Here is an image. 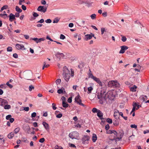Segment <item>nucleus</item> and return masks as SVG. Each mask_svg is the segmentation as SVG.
Instances as JSON below:
<instances>
[{
  "instance_id": "nucleus-44",
  "label": "nucleus",
  "mask_w": 149,
  "mask_h": 149,
  "mask_svg": "<svg viewBox=\"0 0 149 149\" xmlns=\"http://www.w3.org/2000/svg\"><path fill=\"white\" fill-rule=\"evenodd\" d=\"M93 90V88L91 86L89 87L88 88V91L89 92V93L91 92Z\"/></svg>"
},
{
  "instance_id": "nucleus-14",
  "label": "nucleus",
  "mask_w": 149,
  "mask_h": 149,
  "mask_svg": "<svg viewBox=\"0 0 149 149\" xmlns=\"http://www.w3.org/2000/svg\"><path fill=\"white\" fill-rule=\"evenodd\" d=\"M89 137L88 136H83L82 139V142L83 144H85L86 142V141H88L89 139Z\"/></svg>"
},
{
  "instance_id": "nucleus-10",
  "label": "nucleus",
  "mask_w": 149,
  "mask_h": 149,
  "mask_svg": "<svg viewBox=\"0 0 149 149\" xmlns=\"http://www.w3.org/2000/svg\"><path fill=\"white\" fill-rule=\"evenodd\" d=\"M33 40H34L37 43L40 42L42 41H43L45 40V38H34L32 39Z\"/></svg>"
},
{
  "instance_id": "nucleus-18",
  "label": "nucleus",
  "mask_w": 149,
  "mask_h": 149,
  "mask_svg": "<svg viewBox=\"0 0 149 149\" xmlns=\"http://www.w3.org/2000/svg\"><path fill=\"white\" fill-rule=\"evenodd\" d=\"M74 36L75 39L78 38V40H80L81 39V35H78L77 33L74 34Z\"/></svg>"
},
{
  "instance_id": "nucleus-8",
  "label": "nucleus",
  "mask_w": 149,
  "mask_h": 149,
  "mask_svg": "<svg viewBox=\"0 0 149 149\" xmlns=\"http://www.w3.org/2000/svg\"><path fill=\"white\" fill-rule=\"evenodd\" d=\"M107 133L108 134H114V138L111 139L112 141L114 140V138L117 136V133L115 130H109L107 131Z\"/></svg>"
},
{
  "instance_id": "nucleus-13",
  "label": "nucleus",
  "mask_w": 149,
  "mask_h": 149,
  "mask_svg": "<svg viewBox=\"0 0 149 149\" xmlns=\"http://www.w3.org/2000/svg\"><path fill=\"white\" fill-rule=\"evenodd\" d=\"M56 56L58 58L60 59L61 58H63L64 57V55L62 53H60L59 52H57L55 54Z\"/></svg>"
},
{
  "instance_id": "nucleus-62",
  "label": "nucleus",
  "mask_w": 149,
  "mask_h": 149,
  "mask_svg": "<svg viewBox=\"0 0 149 149\" xmlns=\"http://www.w3.org/2000/svg\"><path fill=\"white\" fill-rule=\"evenodd\" d=\"M102 15L104 17H106L107 15V12H104L102 13Z\"/></svg>"
},
{
  "instance_id": "nucleus-53",
  "label": "nucleus",
  "mask_w": 149,
  "mask_h": 149,
  "mask_svg": "<svg viewBox=\"0 0 149 149\" xmlns=\"http://www.w3.org/2000/svg\"><path fill=\"white\" fill-rule=\"evenodd\" d=\"M119 113V111L118 110H117V111H116L115 112L114 114V117H116V118H117L116 116H117V113Z\"/></svg>"
},
{
  "instance_id": "nucleus-12",
  "label": "nucleus",
  "mask_w": 149,
  "mask_h": 149,
  "mask_svg": "<svg viewBox=\"0 0 149 149\" xmlns=\"http://www.w3.org/2000/svg\"><path fill=\"white\" fill-rule=\"evenodd\" d=\"M121 49L119 52L120 53L123 54L125 52V51L128 48L125 45H123L121 47Z\"/></svg>"
},
{
  "instance_id": "nucleus-40",
  "label": "nucleus",
  "mask_w": 149,
  "mask_h": 149,
  "mask_svg": "<svg viewBox=\"0 0 149 149\" xmlns=\"http://www.w3.org/2000/svg\"><path fill=\"white\" fill-rule=\"evenodd\" d=\"M113 124L115 126H117L119 124V122L116 120H115L113 122Z\"/></svg>"
},
{
  "instance_id": "nucleus-33",
  "label": "nucleus",
  "mask_w": 149,
  "mask_h": 149,
  "mask_svg": "<svg viewBox=\"0 0 149 149\" xmlns=\"http://www.w3.org/2000/svg\"><path fill=\"white\" fill-rule=\"evenodd\" d=\"M107 121L109 124H111L112 123V120L109 118H107Z\"/></svg>"
},
{
  "instance_id": "nucleus-21",
  "label": "nucleus",
  "mask_w": 149,
  "mask_h": 149,
  "mask_svg": "<svg viewBox=\"0 0 149 149\" xmlns=\"http://www.w3.org/2000/svg\"><path fill=\"white\" fill-rule=\"evenodd\" d=\"M97 140V136L96 134H93V135L92 136V141L93 142H95L96 140Z\"/></svg>"
},
{
  "instance_id": "nucleus-45",
  "label": "nucleus",
  "mask_w": 149,
  "mask_h": 149,
  "mask_svg": "<svg viewBox=\"0 0 149 149\" xmlns=\"http://www.w3.org/2000/svg\"><path fill=\"white\" fill-rule=\"evenodd\" d=\"M88 76L89 77L91 78L92 79H93L95 77V76H93V75L92 73H89Z\"/></svg>"
},
{
  "instance_id": "nucleus-50",
  "label": "nucleus",
  "mask_w": 149,
  "mask_h": 149,
  "mask_svg": "<svg viewBox=\"0 0 149 149\" xmlns=\"http://www.w3.org/2000/svg\"><path fill=\"white\" fill-rule=\"evenodd\" d=\"M65 36L63 34H61L60 36V39L63 40L65 38Z\"/></svg>"
},
{
  "instance_id": "nucleus-61",
  "label": "nucleus",
  "mask_w": 149,
  "mask_h": 149,
  "mask_svg": "<svg viewBox=\"0 0 149 149\" xmlns=\"http://www.w3.org/2000/svg\"><path fill=\"white\" fill-rule=\"evenodd\" d=\"M13 56L15 58H17L18 57V55L16 53L14 54L13 55Z\"/></svg>"
},
{
  "instance_id": "nucleus-46",
  "label": "nucleus",
  "mask_w": 149,
  "mask_h": 149,
  "mask_svg": "<svg viewBox=\"0 0 149 149\" xmlns=\"http://www.w3.org/2000/svg\"><path fill=\"white\" fill-rule=\"evenodd\" d=\"M52 106L53 109L54 110H55L57 108H56V104L55 103H52Z\"/></svg>"
},
{
  "instance_id": "nucleus-32",
  "label": "nucleus",
  "mask_w": 149,
  "mask_h": 149,
  "mask_svg": "<svg viewBox=\"0 0 149 149\" xmlns=\"http://www.w3.org/2000/svg\"><path fill=\"white\" fill-rule=\"evenodd\" d=\"M8 7V5H5L3 6L1 9V11H2L4 9H6Z\"/></svg>"
},
{
  "instance_id": "nucleus-39",
  "label": "nucleus",
  "mask_w": 149,
  "mask_h": 149,
  "mask_svg": "<svg viewBox=\"0 0 149 149\" xmlns=\"http://www.w3.org/2000/svg\"><path fill=\"white\" fill-rule=\"evenodd\" d=\"M147 99V96L146 95H145L144 97H142V100H143V102L145 100H146Z\"/></svg>"
},
{
  "instance_id": "nucleus-23",
  "label": "nucleus",
  "mask_w": 149,
  "mask_h": 149,
  "mask_svg": "<svg viewBox=\"0 0 149 149\" xmlns=\"http://www.w3.org/2000/svg\"><path fill=\"white\" fill-rule=\"evenodd\" d=\"M14 134L13 132H11L8 135V138L10 139H11L13 136Z\"/></svg>"
},
{
  "instance_id": "nucleus-26",
  "label": "nucleus",
  "mask_w": 149,
  "mask_h": 149,
  "mask_svg": "<svg viewBox=\"0 0 149 149\" xmlns=\"http://www.w3.org/2000/svg\"><path fill=\"white\" fill-rule=\"evenodd\" d=\"M136 105V102H134L133 103V107L132 109V112H134V111H135Z\"/></svg>"
},
{
  "instance_id": "nucleus-30",
  "label": "nucleus",
  "mask_w": 149,
  "mask_h": 149,
  "mask_svg": "<svg viewBox=\"0 0 149 149\" xmlns=\"http://www.w3.org/2000/svg\"><path fill=\"white\" fill-rule=\"evenodd\" d=\"M61 82V80L60 79H57L56 81V83L57 85L59 84Z\"/></svg>"
},
{
  "instance_id": "nucleus-43",
  "label": "nucleus",
  "mask_w": 149,
  "mask_h": 149,
  "mask_svg": "<svg viewBox=\"0 0 149 149\" xmlns=\"http://www.w3.org/2000/svg\"><path fill=\"white\" fill-rule=\"evenodd\" d=\"M6 85L9 86V87L11 88L13 87V86L11 84H9V82H7L6 83Z\"/></svg>"
},
{
  "instance_id": "nucleus-27",
  "label": "nucleus",
  "mask_w": 149,
  "mask_h": 149,
  "mask_svg": "<svg viewBox=\"0 0 149 149\" xmlns=\"http://www.w3.org/2000/svg\"><path fill=\"white\" fill-rule=\"evenodd\" d=\"M63 106L64 107H68V104L67 103H65V102H62Z\"/></svg>"
},
{
  "instance_id": "nucleus-51",
  "label": "nucleus",
  "mask_w": 149,
  "mask_h": 149,
  "mask_svg": "<svg viewBox=\"0 0 149 149\" xmlns=\"http://www.w3.org/2000/svg\"><path fill=\"white\" fill-rule=\"evenodd\" d=\"M46 39L47 40H50V41H51L52 42L54 41L51 38L49 37V36L48 35L47 36Z\"/></svg>"
},
{
  "instance_id": "nucleus-22",
  "label": "nucleus",
  "mask_w": 149,
  "mask_h": 149,
  "mask_svg": "<svg viewBox=\"0 0 149 149\" xmlns=\"http://www.w3.org/2000/svg\"><path fill=\"white\" fill-rule=\"evenodd\" d=\"M85 22L84 21H81L79 22V25L80 26H83L85 24Z\"/></svg>"
},
{
  "instance_id": "nucleus-41",
  "label": "nucleus",
  "mask_w": 149,
  "mask_h": 149,
  "mask_svg": "<svg viewBox=\"0 0 149 149\" xmlns=\"http://www.w3.org/2000/svg\"><path fill=\"white\" fill-rule=\"evenodd\" d=\"M45 22L46 23H50L52 22V20L51 19H47L45 20Z\"/></svg>"
},
{
  "instance_id": "nucleus-48",
  "label": "nucleus",
  "mask_w": 149,
  "mask_h": 149,
  "mask_svg": "<svg viewBox=\"0 0 149 149\" xmlns=\"http://www.w3.org/2000/svg\"><path fill=\"white\" fill-rule=\"evenodd\" d=\"M45 139L44 138H41L39 141V142L41 143H43L45 141Z\"/></svg>"
},
{
  "instance_id": "nucleus-42",
  "label": "nucleus",
  "mask_w": 149,
  "mask_h": 149,
  "mask_svg": "<svg viewBox=\"0 0 149 149\" xmlns=\"http://www.w3.org/2000/svg\"><path fill=\"white\" fill-rule=\"evenodd\" d=\"M122 138H121L120 137H116V138H114V140H115L116 141H116H119V140H121Z\"/></svg>"
},
{
  "instance_id": "nucleus-63",
  "label": "nucleus",
  "mask_w": 149,
  "mask_h": 149,
  "mask_svg": "<svg viewBox=\"0 0 149 149\" xmlns=\"http://www.w3.org/2000/svg\"><path fill=\"white\" fill-rule=\"evenodd\" d=\"M33 125L35 127H37L38 126V123L37 122L33 123Z\"/></svg>"
},
{
  "instance_id": "nucleus-35",
  "label": "nucleus",
  "mask_w": 149,
  "mask_h": 149,
  "mask_svg": "<svg viewBox=\"0 0 149 149\" xmlns=\"http://www.w3.org/2000/svg\"><path fill=\"white\" fill-rule=\"evenodd\" d=\"M98 110L96 108H94L92 110V112L94 113L98 112Z\"/></svg>"
},
{
  "instance_id": "nucleus-4",
  "label": "nucleus",
  "mask_w": 149,
  "mask_h": 149,
  "mask_svg": "<svg viewBox=\"0 0 149 149\" xmlns=\"http://www.w3.org/2000/svg\"><path fill=\"white\" fill-rule=\"evenodd\" d=\"M109 87L111 88H118L120 87V85L116 80H111L109 81L108 84Z\"/></svg>"
},
{
  "instance_id": "nucleus-38",
  "label": "nucleus",
  "mask_w": 149,
  "mask_h": 149,
  "mask_svg": "<svg viewBox=\"0 0 149 149\" xmlns=\"http://www.w3.org/2000/svg\"><path fill=\"white\" fill-rule=\"evenodd\" d=\"M63 90L64 89L58 90L57 91L58 93H63Z\"/></svg>"
},
{
  "instance_id": "nucleus-31",
  "label": "nucleus",
  "mask_w": 149,
  "mask_h": 149,
  "mask_svg": "<svg viewBox=\"0 0 149 149\" xmlns=\"http://www.w3.org/2000/svg\"><path fill=\"white\" fill-rule=\"evenodd\" d=\"M76 102L77 103V104H78L82 106L83 107L85 106V105L81 103V100L78 101V102Z\"/></svg>"
},
{
  "instance_id": "nucleus-15",
  "label": "nucleus",
  "mask_w": 149,
  "mask_h": 149,
  "mask_svg": "<svg viewBox=\"0 0 149 149\" xmlns=\"http://www.w3.org/2000/svg\"><path fill=\"white\" fill-rule=\"evenodd\" d=\"M93 79L96 81L97 83L99 84L101 86H102V82L100 81V79L98 78H97L95 77Z\"/></svg>"
},
{
  "instance_id": "nucleus-6",
  "label": "nucleus",
  "mask_w": 149,
  "mask_h": 149,
  "mask_svg": "<svg viewBox=\"0 0 149 149\" xmlns=\"http://www.w3.org/2000/svg\"><path fill=\"white\" fill-rule=\"evenodd\" d=\"M47 6H40L38 7L37 10L38 11L44 13L47 11Z\"/></svg>"
},
{
  "instance_id": "nucleus-29",
  "label": "nucleus",
  "mask_w": 149,
  "mask_h": 149,
  "mask_svg": "<svg viewBox=\"0 0 149 149\" xmlns=\"http://www.w3.org/2000/svg\"><path fill=\"white\" fill-rule=\"evenodd\" d=\"M11 107L10 105L7 104L4 106V108L6 109H8L10 108Z\"/></svg>"
},
{
  "instance_id": "nucleus-64",
  "label": "nucleus",
  "mask_w": 149,
  "mask_h": 149,
  "mask_svg": "<svg viewBox=\"0 0 149 149\" xmlns=\"http://www.w3.org/2000/svg\"><path fill=\"white\" fill-rule=\"evenodd\" d=\"M46 3L45 0H42L41 1V3L43 5L45 4Z\"/></svg>"
},
{
  "instance_id": "nucleus-37",
  "label": "nucleus",
  "mask_w": 149,
  "mask_h": 149,
  "mask_svg": "<svg viewBox=\"0 0 149 149\" xmlns=\"http://www.w3.org/2000/svg\"><path fill=\"white\" fill-rule=\"evenodd\" d=\"M19 131V128L18 127H17L15 129V130H14V132L15 134H17V133H18Z\"/></svg>"
},
{
  "instance_id": "nucleus-57",
  "label": "nucleus",
  "mask_w": 149,
  "mask_h": 149,
  "mask_svg": "<svg viewBox=\"0 0 149 149\" xmlns=\"http://www.w3.org/2000/svg\"><path fill=\"white\" fill-rule=\"evenodd\" d=\"M62 116V114L61 113H60L57 115L56 116V117L57 118H60Z\"/></svg>"
},
{
  "instance_id": "nucleus-5",
  "label": "nucleus",
  "mask_w": 149,
  "mask_h": 149,
  "mask_svg": "<svg viewBox=\"0 0 149 149\" xmlns=\"http://www.w3.org/2000/svg\"><path fill=\"white\" fill-rule=\"evenodd\" d=\"M79 135L78 133L75 131L70 133L69 134V137L72 139H79Z\"/></svg>"
},
{
  "instance_id": "nucleus-9",
  "label": "nucleus",
  "mask_w": 149,
  "mask_h": 149,
  "mask_svg": "<svg viewBox=\"0 0 149 149\" xmlns=\"http://www.w3.org/2000/svg\"><path fill=\"white\" fill-rule=\"evenodd\" d=\"M15 47L16 49L18 50H24L25 49L24 46L22 44H17L16 45Z\"/></svg>"
},
{
  "instance_id": "nucleus-3",
  "label": "nucleus",
  "mask_w": 149,
  "mask_h": 149,
  "mask_svg": "<svg viewBox=\"0 0 149 149\" xmlns=\"http://www.w3.org/2000/svg\"><path fill=\"white\" fill-rule=\"evenodd\" d=\"M32 76V72L31 71L29 70L24 72L22 74V76L20 75L19 77L21 79L24 78L27 80H30L29 78Z\"/></svg>"
},
{
  "instance_id": "nucleus-52",
  "label": "nucleus",
  "mask_w": 149,
  "mask_h": 149,
  "mask_svg": "<svg viewBox=\"0 0 149 149\" xmlns=\"http://www.w3.org/2000/svg\"><path fill=\"white\" fill-rule=\"evenodd\" d=\"M72 97H70L68 98V102L70 103L72 102Z\"/></svg>"
},
{
  "instance_id": "nucleus-59",
  "label": "nucleus",
  "mask_w": 149,
  "mask_h": 149,
  "mask_svg": "<svg viewBox=\"0 0 149 149\" xmlns=\"http://www.w3.org/2000/svg\"><path fill=\"white\" fill-rule=\"evenodd\" d=\"M109 128V126L108 124H107L105 126V129L107 130Z\"/></svg>"
},
{
  "instance_id": "nucleus-58",
  "label": "nucleus",
  "mask_w": 149,
  "mask_h": 149,
  "mask_svg": "<svg viewBox=\"0 0 149 149\" xmlns=\"http://www.w3.org/2000/svg\"><path fill=\"white\" fill-rule=\"evenodd\" d=\"M44 21L43 19H42L40 20L39 21H38L37 22V23H42L43 22H44Z\"/></svg>"
},
{
  "instance_id": "nucleus-11",
  "label": "nucleus",
  "mask_w": 149,
  "mask_h": 149,
  "mask_svg": "<svg viewBox=\"0 0 149 149\" xmlns=\"http://www.w3.org/2000/svg\"><path fill=\"white\" fill-rule=\"evenodd\" d=\"M103 113L100 110H98L97 115L101 120H104L105 119L103 118Z\"/></svg>"
},
{
  "instance_id": "nucleus-7",
  "label": "nucleus",
  "mask_w": 149,
  "mask_h": 149,
  "mask_svg": "<svg viewBox=\"0 0 149 149\" xmlns=\"http://www.w3.org/2000/svg\"><path fill=\"white\" fill-rule=\"evenodd\" d=\"M93 37H94V34L91 33L90 34H87L85 35L84 40L86 41L90 40Z\"/></svg>"
},
{
  "instance_id": "nucleus-16",
  "label": "nucleus",
  "mask_w": 149,
  "mask_h": 149,
  "mask_svg": "<svg viewBox=\"0 0 149 149\" xmlns=\"http://www.w3.org/2000/svg\"><path fill=\"white\" fill-rule=\"evenodd\" d=\"M9 20L10 22H12L13 20L15 19V16L12 13H10L9 16Z\"/></svg>"
},
{
  "instance_id": "nucleus-24",
  "label": "nucleus",
  "mask_w": 149,
  "mask_h": 149,
  "mask_svg": "<svg viewBox=\"0 0 149 149\" xmlns=\"http://www.w3.org/2000/svg\"><path fill=\"white\" fill-rule=\"evenodd\" d=\"M15 10L17 12L19 13H21L22 11V10L17 6H16Z\"/></svg>"
},
{
  "instance_id": "nucleus-20",
  "label": "nucleus",
  "mask_w": 149,
  "mask_h": 149,
  "mask_svg": "<svg viewBox=\"0 0 149 149\" xmlns=\"http://www.w3.org/2000/svg\"><path fill=\"white\" fill-rule=\"evenodd\" d=\"M137 88V87L136 86L134 85V86L131 87L130 88V89L131 91L135 92L136 91Z\"/></svg>"
},
{
  "instance_id": "nucleus-49",
  "label": "nucleus",
  "mask_w": 149,
  "mask_h": 149,
  "mask_svg": "<svg viewBox=\"0 0 149 149\" xmlns=\"http://www.w3.org/2000/svg\"><path fill=\"white\" fill-rule=\"evenodd\" d=\"M121 40H122L123 42H125L126 41V40L127 38H126L125 37V36H123Z\"/></svg>"
},
{
  "instance_id": "nucleus-54",
  "label": "nucleus",
  "mask_w": 149,
  "mask_h": 149,
  "mask_svg": "<svg viewBox=\"0 0 149 149\" xmlns=\"http://www.w3.org/2000/svg\"><path fill=\"white\" fill-rule=\"evenodd\" d=\"M36 115V112H33L31 114V117L32 118L35 117Z\"/></svg>"
},
{
  "instance_id": "nucleus-28",
  "label": "nucleus",
  "mask_w": 149,
  "mask_h": 149,
  "mask_svg": "<svg viewBox=\"0 0 149 149\" xmlns=\"http://www.w3.org/2000/svg\"><path fill=\"white\" fill-rule=\"evenodd\" d=\"M90 17L92 19H95L96 18V15L95 14H93L91 15Z\"/></svg>"
},
{
  "instance_id": "nucleus-25",
  "label": "nucleus",
  "mask_w": 149,
  "mask_h": 149,
  "mask_svg": "<svg viewBox=\"0 0 149 149\" xmlns=\"http://www.w3.org/2000/svg\"><path fill=\"white\" fill-rule=\"evenodd\" d=\"M124 132L122 130H120L119 131V136L121 137V138H122L124 135Z\"/></svg>"
},
{
  "instance_id": "nucleus-36",
  "label": "nucleus",
  "mask_w": 149,
  "mask_h": 149,
  "mask_svg": "<svg viewBox=\"0 0 149 149\" xmlns=\"http://www.w3.org/2000/svg\"><path fill=\"white\" fill-rule=\"evenodd\" d=\"M7 50L8 52H11L12 50V48L11 47H8L7 49Z\"/></svg>"
},
{
  "instance_id": "nucleus-19",
  "label": "nucleus",
  "mask_w": 149,
  "mask_h": 149,
  "mask_svg": "<svg viewBox=\"0 0 149 149\" xmlns=\"http://www.w3.org/2000/svg\"><path fill=\"white\" fill-rule=\"evenodd\" d=\"M81 97L78 94L77 95L75 98V102H78V101L81 100Z\"/></svg>"
},
{
  "instance_id": "nucleus-56",
  "label": "nucleus",
  "mask_w": 149,
  "mask_h": 149,
  "mask_svg": "<svg viewBox=\"0 0 149 149\" xmlns=\"http://www.w3.org/2000/svg\"><path fill=\"white\" fill-rule=\"evenodd\" d=\"M11 116L10 115H8L6 116V119L7 120H9L11 118Z\"/></svg>"
},
{
  "instance_id": "nucleus-55",
  "label": "nucleus",
  "mask_w": 149,
  "mask_h": 149,
  "mask_svg": "<svg viewBox=\"0 0 149 149\" xmlns=\"http://www.w3.org/2000/svg\"><path fill=\"white\" fill-rule=\"evenodd\" d=\"M33 15L34 17H37L39 16V15L37 13L35 12H34L33 13Z\"/></svg>"
},
{
  "instance_id": "nucleus-47",
  "label": "nucleus",
  "mask_w": 149,
  "mask_h": 149,
  "mask_svg": "<svg viewBox=\"0 0 149 149\" xmlns=\"http://www.w3.org/2000/svg\"><path fill=\"white\" fill-rule=\"evenodd\" d=\"M130 127L131 128H134L135 129H136L137 127V126L135 124H132L130 125Z\"/></svg>"
},
{
  "instance_id": "nucleus-17",
  "label": "nucleus",
  "mask_w": 149,
  "mask_h": 149,
  "mask_svg": "<svg viewBox=\"0 0 149 149\" xmlns=\"http://www.w3.org/2000/svg\"><path fill=\"white\" fill-rule=\"evenodd\" d=\"M42 124L46 130H48L49 129V125L47 123L43 122L42 123Z\"/></svg>"
},
{
  "instance_id": "nucleus-1",
  "label": "nucleus",
  "mask_w": 149,
  "mask_h": 149,
  "mask_svg": "<svg viewBox=\"0 0 149 149\" xmlns=\"http://www.w3.org/2000/svg\"><path fill=\"white\" fill-rule=\"evenodd\" d=\"M114 94H97V97L99 99V102L102 104L105 102L107 103H111L115 97Z\"/></svg>"
},
{
  "instance_id": "nucleus-60",
  "label": "nucleus",
  "mask_w": 149,
  "mask_h": 149,
  "mask_svg": "<svg viewBox=\"0 0 149 149\" xmlns=\"http://www.w3.org/2000/svg\"><path fill=\"white\" fill-rule=\"evenodd\" d=\"M22 9L24 10H26V7L24 5H22Z\"/></svg>"
},
{
  "instance_id": "nucleus-2",
  "label": "nucleus",
  "mask_w": 149,
  "mask_h": 149,
  "mask_svg": "<svg viewBox=\"0 0 149 149\" xmlns=\"http://www.w3.org/2000/svg\"><path fill=\"white\" fill-rule=\"evenodd\" d=\"M63 78L66 81H68L69 80L70 76V71L66 67H65L63 68Z\"/></svg>"
},
{
  "instance_id": "nucleus-34",
  "label": "nucleus",
  "mask_w": 149,
  "mask_h": 149,
  "mask_svg": "<svg viewBox=\"0 0 149 149\" xmlns=\"http://www.w3.org/2000/svg\"><path fill=\"white\" fill-rule=\"evenodd\" d=\"M59 20V19H58L57 18H55L54 20L53 21V23H57Z\"/></svg>"
}]
</instances>
